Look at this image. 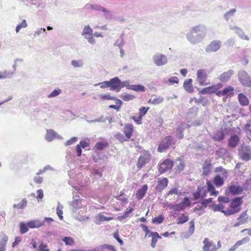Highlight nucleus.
<instances>
[{"label":"nucleus","mask_w":251,"mask_h":251,"mask_svg":"<svg viewBox=\"0 0 251 251\" xmlns=\"http://www.w3.org/2000/svg\"><path fill=\"white\" fill-rule=\"evenodd\" d=\"M242 202V198H235L231 202L229 207L230 209L225 210L224 213L226 216L234 214L240 210V205Z\"/></svg>","instance_id":"f257e3e1"},{"label":"nucleus","mask_w":251,"mask_h":251,"mask_svg":"<svg viewBox=\"0 0 251 251\" xmlns=\"http://www.w3.org/2000/svg\"><path fill=\"white\" fill-rule=\"evenodd\" d=\"M203 251H218L222 247V244L220 241L217 242V244L208 238H205L203 240Z\"/></svg>","instance_id":"f03ea898"},{"label":"nucleus","mask_w":251,"mask_h":251,"mask_svg":"<svg viewBox=\"0 0 251 251\" xmlns=\"http://www.w3.org/2000/svg\"><path fill=\"white\" fill-rule=\"evenodd\" d=\"M109 81L110 90L117 92L120 91L122 88L127 86L128 82L127 81L122 82L118 77L116 76L111 79Z\"/></svg>","instance_id":"7ed1b4c3"},{"label":"nucleus","mask_w":251,"mask_h":251,"mask_svg":"<svg viewBox=\"0 0 251 251\" xmlns=\"http://www.w3.org/2000/svg\"><path fill=\"white\" fill-rule=\"evenodd\" d=\"M172 141L173 138L171 136L164 137L158 144L157 151L162 152L168 149L172 144Z\"/></svg>","instance_id":"20e7f679"},{"label":"nucleus","mask_w":251,"mask_h":251,"mask_svg":"<svg viewBox=\"0 0 251 251\" xmlns=\"http://www.w3.org/2000/svg\"><path fill=\"white\" fill-rule=\"evenodd\" d=\"M190 206V199L188 197H185L183 201L180 203L175 204H169V207L171 209L174 211H183L186 207Z\"/></svg>","instance_id":"39448f33"},{"label":"nucleus","mask_w":251,"mask_h":251,"mask_svg":"<svg viewBox=\"0 0 251 251\" xmlns=\"http://www.w3.org/2000/svg\"><path fill=\"white\" fill-rule=\"evenodd\" d=\"M197 80L201 86H205L210 83V81L207 79L208 75L204 69H199L197 73Z\"/></svg>","instance_id":"423d86ee"},{"label":"nucleus","mask_w":251,"mask_h":251,"mask_svg":"<svg viewBox=\"0 0 251 251\" xmlns=\"http://www.w3.org/2000/svg\"><path fill=\"white\" fill-rule=\"evenodd\" d=\"M240 159L246 161L251 159V149L249 146H242L238 150Z\"/></svg>","instance_id":"0eeeda50"},{"label":"nucleus","mask_w":251,"mask_h":251,"mask_svg":"<svg viewBox=\"0 0 251 251\" xmlns=\"http://www.w3.org/2000/svg\"><path fill=\"white\" fill-rule=\"evenodd\" d=\"M174 164L173 161L169 159H166L160 163L158 171L160 174L166 173L168 171L172 169Z\"/></svg>","instance_id":"6e6552de"},{"label":"nucleus","mask_w":251,"mask_h":251,"mask_svg":"<svg viewBox=\"0 0 251 251\" xmlns=\"http://www.w3.org/2000/svg\"><path fill=\"white\" fill-rule=\"evenodd\" d=\"M151 154L148 152H143L139 157L137 163V167L138 169H141L147 164L150 160Z\"/></svg>","instance_id":"1a4fd4ad"},{"label":"nucleus","mask_w":251,"mask_h":251,"mask_svg":"<svg viewBox=\"0 0 251 251\" xmlns=\"http://www.w3.org/2000/svg\"><path fill=\"white\" fill-rule=\"evenodd\" d=\"M169 180L166 177H160L157 179V184L155 186L156 191L161 193L168 184Z\"/></svg>","instance_id":"9d476101"},{"label":"nucleus","mask_w":251,"mask_h":251,"mask_svg":"<svg viewBox=\"0 0 251 251\" xmlns=\"http://www.w3.org/2000/svg\"><path fill=\"white\" fill-rule=\"evenodd\" d=\"M243 190L242 187L238 185L231 184L228 186L226 190V194H231L232 195H236L240 194Z\"/></svg>","instance_id":"9b49d317"},{"label":"nucleus","mask_w":251,"mask_h":251,"mask_svg":"<svg viewBox=\"0 0 251 251\" xmlns=\"http://www.w3.org/2000/svg\"><path fill=\"white\" fill-rule=\"evenodd\" d=\"M240 82L244 86H251V78L246 73H241L239 76Z\"/></svg>","instance_id":"f8f14e48"},{"label":"nucleus","mask_w":251,"mask_h":251,"mask_svg":"<svg viewBox=\"0 0 251 251\" xmlns=\"http://www.w3.org/2000/svg\"><path fill=\"white\" fill-rule=\"evenodd\" d=\"M220 47L221 42L220 41H213L207 46L206 51L208 52L216 51L220 49Z\"/></svg>","instance_id":"ddd939ff"},{"label":"nucleus","mask_w":251,"mask_h":251,"mask_svg":"<svg viewBox=\"0 0 251 251\" xmlns=\"http://www.w3.org/2000/svg\"><path fill=\"white\" fill-rule=\"evenodd\" d=\"M248 215L247 211L242 213L238 218V222L234 225V226L237 227L240 225H244L248 221Z\"/></svg>","instance_id":"4468645a"},{"label":"nucleus","mask_w":251,"mask_h":251,"mask_svg":"<svg viewBox=\"0 0 251 251\" xmlns=\"http://www.w3.org/2000/svg\"><path fill=\"white\" fill-rule=\"evenodd\" d=\"M234 88L230 86H227L225 87L223 90H221L218 94V97L226 96L228 97L234 94Z\"/></svg>","instance_id":"2eb2a0df"},{"label":"nucleus","mask_w":251,"mask_h":251,"mask_svg":"<svg viewBox=\"0 0 251 251\" xmlns=\"http://www.w3.org/2000/svg\"><path fill=\"white\" fill-rule=\"evenodd\" d=\"M233 74V71L230 69L228 70L221 74L219 76V79L221 82H226L230 79Z\"/></svg>","instance_id":"dca6fc26"},{"label":"nucleus","mask_w":251,"mask_h":251,"mask_svg":"<svg viewBox=\"0 0 251 251\" xmlns=\"http://www.w3.org/2000/svg\"><path fill=\"white\" fill-rule=\"evenodd\" d=\"M239 141V137L237 135H233L228 139V146L231 149L235 148L238 145Z\"/></svg>","instance_id":"f3484780"},{"label":"nucleus","mask_w":251,"mask_h":251,"mask_svg":"<svg viewBox=\"0 0 251 251\" xmlns=\"http://www.w3.org/2000/svg\"><path fill=\"white\" fill-rule=\"evenodd\" d=\"M153 61L156 65L162 66L167 63V59L165 55L158 54L153 56Z\"/></svg>","instance_id":"a211bd4d"},{"label":"nucleus","mask_w":251,"mask_h":251,"mask_svg":"<svg viewBox=\"0 0 251 251\" xmlns=\"http://www.w3.org/2000/svg\"><path fill=\"white\" fill-rule=\"evenodd\" d=\"M134 131V127L132 124H126L124 127V133L126 136L129 140Z\"/></svg>","instance_id":"6ab92c4d"},{"label":"nucleus","mask_w":251,"mask_h":251,"mask_svg":"<svg viewBox=\"0 0 251 251\" xmlns=\"http://www.w3.org/2000/svg\"><path fill=\"white\" fill-rule=\"evenodd\" d=\"M226 178L221 176L219 174H217L213 178V182L217 187H220L224 184Z\"/></svg>","instance_id":"aec40b11"},{"label":"nucleus","mask_w":251,"mask_h":251,"mask_svg":"<svg viewBox=\"0 0 251 251\" xmlns=\"http://www.w3.org/2000/svg\"><path fill=\"white\" fill-rule=\"evenodd\" d=\"M207 191L205 188L202 186H198L197 192L194 194L195 199H198L201 197L204 198L207 195Z\"/></svg>","instance_id":"412c9836"},{"label":"nucleus","mask_w":251,"mask_h":251,"mask_svg":"<svg viewBox=\"0 0 251 251\" xmlns=\"http://www.w3.org/2000/svg\"><path fill=\"white\" fill-rule=\"evenodd\" d=\"M148 189V185L147 184H144L142 186V187L139 189L136 193V197L138 200L142 199L144 196L145 195Z\"/></svg>","instance_id":"4be33fe9"},{"label":"nucleus","mask_w":251,"mask_h":251,"mask_svg":"<svg viewBox=\"0 0 251 251\" xmlns=\"http://www.w3.org/2000/svg\"><path fill=\"white\" fill-rule=\"evenodd\" d=\"M207 185V191L210 192V196H217L219 194V192L215 190V188L210 181H207L206 182Z\"/></svg>","instance_id":"5701e85b"},{"label":"nucleus","mask_w":251,"mask_h":251,"mask_svg":"<svg viewBox=\"0 0 251 251\" xmlns=\"http://www.w3.org/2000/svg\"><path fill=\"white\" fill-rule=\"evenodd\" d=\"M27 226L30 228H38L44 226V223L39 220H34L28 222Z\"/></svg>","instance_id":"b1692460"},{"label":"nucleus","mask_w":251,"mask_h":251,"mask_svg":"<svg viewBox=\"0 0 251 251\" xmlns=\"http://www.w3.org/2000/svg\"><path fill=\"white\" fill-rule=\"evenodd\" d=\"M211 163L210 161H205L202 167V174L207 176L211 171Z\"/></svg>","instance_id":"393cba45"},{"label":"nucleus","mask_w":251,"mask_h":251,"mask_svg":"<svg viewBox=\"0 0 251 251\" xmlns=\"http://www.w3.org/2000/svg\"><path fill=\"white\" fill-rule=\"evenodd\" d=\"M223 85L221 83H218L216 84L210 86V89L211 94L215 93L218 97V94L220 92V89L223 87Z\"/></svg>","instance_id":"a878e982"},{"label":"nucleus","mask_w":251,"mask_h":251,"mask_svg":"<svg viewBox=\"0 0 251 251\" xmlns=\"http://www.w3.org/2000/svg\"><path fill=\"white\" fill-rule=\"evenodd\" d=\"M238 99L239 103L242 106H246L249 104V100L242 93H239L238 95Z\"/></svg>","instance_id":"bb28decb"},{"label":"nucleus","mask_w":251,"mask_h":251,"mask_svg":"<svg viewBox=\"0 0 251 251\" xmlns=\"http://www.w3.org/2000/svg\"><path fill=\"white\" fill-rule=\"evenodd\" d=\"M225 138V134L223 129L217 131L213 135L212 139L216 141H221Z\"/></svg>","instance_id":"cd10ccee"},{"label":"nucleus","mask_w":251,"mask_h":251,"mask_svg":"<svg viewBox=\"0 0 251 251\" xmlns=\"http://www.w3.org/2000/svg\"><path fill=\"white\" fill-rule=\"evenodd\" d=\"M192 79H186L184 83L183 87L185 90L189 93H192L194 91V88L192 84Z\"/></svg>","instance_id":"c85d7f7f"},{"label":"nucleus","mask_w":251,"mask_h":251,"mask_svg":"<svg viewBox=\"0 0 251 251\" xmlns=\"http://www.w3.org/2000/svg\"><path fill=\"white\" fill-rule=\"evenodd\" d=\"M108 145L109 144L107 141L103 140L98 142L95 145V148L98 151H101L107 148Z\"/></svg>","instance_id":"c756f323"},{"label":"nucleus","mask_w":251,"mask_h":251,"mask_svg":"<svg viewBox=\"0 0 251 251\" xmlns=\"http://www.w3.org/2000/svg\"><path fill=\"white\" fill-rule=\"evenodd\" d=\"M214 172L219 174L221 176L227 177L228 171L222 166L216 167L215 169Z\"/></svg>","instance_id":"7c9ffc66"},{"label":"nucleus","mask_w":251,"mask_h":251,"mask_svg":"<svg viewBox=\"0 0 251 251\" xmlns=\"http://www.w3.org/2000/svg\"><path fill=\"white\" fill-rule=\"evenodd\" d=\"M151 234L152 235V237L151 238V247L154 248L156 246L158 239H161V237L157 232H151Z\"/></svg>","instance_id":"2f4dec72"},{"label":"nucleus","mask_w":251,"mask_h":251,"mask_svg":"<svg viewBox=\"0 0 251 251\" xmlns=\"http://www.w3.org/2000/svg\"><path fill=\"white\" fill-rule=\"evenodd\" d=\"M133 210L134 209L132 207L127 208L125 213L123 215L118 216L117 217V219L120 221H123V220L127 218L129 216V215L131 213Z\"/></svg>","instance_id":"473e14b6"},{"label":"nucleus","mask_w":251,"mask_h":251,"mask_svg":"<svg viewBox=\"0 0 251 251\" xmlns=\"http://www.w3.org/2000/svg\"><path fill=\"white\" fill-rule=\"evenodd\" d=\"M188 216L183 213L177 218L176 223L177 225L183 224L188 222Z\"/></svg>","instance_id":"72a5a7b5"},{"label":"nucleus","mask_w":251,"mask_h":251,"mask_svg":"<svg viewBox=\"0 0 251 251\" xmlns=\"http://www.w3.org/2000/svg\"><path fill=\"white\" fill-rule=\"evenodd\" d=\"M127 88L137 92H144L145 91V87L142 85H131L128 86Z\"/></svg>","instance_id":"f704fd0d"},{"label":"nucleus","mask_w":251,"mask_h":251,"mask_svg":"<svg viewBox=\"0 0 251 251\" xmlns=\"http://www.w3.org/2000/svg\"><path fill=\"white\" fill-rule=\"evenodd\" d=\"M56 135V132L53 130H48L46 135V139L48 141L50 142L55 137Z\"/></svg>","instance_id":"c9c22d12"},{"label":"nucleus","mask_w":251,"mask_h":251,"mask_svg":"<svg viewBox=\"0 0 251 251\" xmlns=\"http://www.w3.org/2000/svg\"><path fill=\"white\" fill-rule=\"evenodd\" d=\"M176 162H178V163L176 164V171L180 172V171L184 170L185 166V163L184 161L179 158L176 159Z\"/></svg>","instance_id":"e433bc0d"},{"label":"nucleus","mask_w":251,"mask_h":251,"mask_svg":"<svg viewBox=\"0 0 251 251\" xmlns=\"http://www.w3.org/2000/svg\"><path fill=\"white\" fill-rule=\"evenodd\" d=\"M115 103L116 105H110L109 107L110 108H113L118 111L121 109L123 102L120 99H117L115 100Z\"/></svg>","instance_id":"4c0bfd02"},{"label":"nucleus","mask_w":251,"mask_h":251,"mask_svg":"<svg viewBox=\"0 0 251 251\" xmlns=\"http://www.w3.org/2000/svg\"><path fill=\"white\" fill-rule=\"evenodd\" d=\"M164 100L163 98L160 96L156 97L153 99H151L149 100L148 102L153 104H159L162 102Z\"/></svg>","instance_id":"58836bf2"},{"label":"nucleus","mask_w":251,"mask_h":251,"mask_svg":"<svg viewBox=\"0 0 251 251\" xmlns=\"http://www.w3.org/2000/svg\"><path fill=\"white\" fill-rule=\"evenodd\" d=\"M116 139L120 141L121 143H124L129 141V139L122 133H118L115 136Z\"/></svg>","instance_id":"ea45409f"},{"label":"nucleus","mask_w":251,"mask_h":251,"mask_svg":"<svg viewBox=\"0 0 251 251\" xmlns=\"http://www.w3.org/2000/svg\"><path fill=\"white\" fill-rule=\"evenodd\" d=\"M250 240V239L249 237H245L242 238L241 240L237 241L234 245L238 248L239 246L246 244L247 243L249 242Z\"/></svg>","instance_id":"a19ab883"},{"label":"nucleus","mask_w":251,"mask_h":251,"mask_svg":"<svg viewBox=\"0 0 251 251\" xmlns=\"http://www.w3.org/2000/svg\"><path fill=\"white\" fill-rule=\"evenodd\" d=\"M93 30L89 25L85 26L82 33V35L85 36L86 35H92Z\"/></svg>","instance_id":"79ce46f5"},{"label":"nucleus","mask_w":251,"mask_h":251,"mask_svg":"<svg viewBox=\"0 0 251 251\" xmlns=\"http://www.w3.org/2000/svg\"><path fill=\"white\" fill-rule=\"evenodd\" d=\"M121 98L124 101H127L133 100L135 98V97L132 95L124 94L121 95Z\"/></svg>","instance_id":"37998d69"},{"label":"nucleus","mask_w":251,"mask_h":251,"mask_svg":"<svg viewBox=\"0 0 251 251\" xmlns=\"http://www.w3.org/2000/svg\"><path fill=\"white\" fill-rule=\"evenodd\" d=\"M27 201L25 199H23L21 202L18 204H14V207L18 209H23L26 205Z\"/></svg>","instance_id":"c03bdc74"},{"label":"nucleus","mask_w":251,"mask_h":251,"mask_svg":"<svg viewBox=\"0 0 251 251\" xmlns=\"http://www.w3.org/2000/svg\"><path fill=\"white\" fill-rule=\"evenodd\" d=\"M189 227L188 230V234L189 235H192L195 231V224L194 222L193 221H191L189 223Z\"/></svg>","instance_id":"a18cd8bd"},{"label":"nucleus","mask_w":251,"mask_h":251,"mask_svg":"<svg viewBox=\"0 0 251 251\" xmlns=\"http://www.w3.org/2000/svg\"><path fill=\"white\" fill-rule=\"evenodd\" d=\"M63 241L66 245L72 246L75 243L74 239L70 237H65L63 239Z\"/></svg>","instance_id":"49530a36"},{"label":"nucleus","mask_w":251,"mask_h":251,"mask_svg":"<svg viewBox=\"0 0 251 251\" xmlns=\"http://www.w3.org/2000/svg\"><path fill=\"white\" fill-rule=\"evenodd\" d=\"M27 26L26 22L25 20H23L22 23L18 24L16 27V31L17 33L19 32L20 30L22 28H25Z\"/></svg>","instance_id":"de8ad7c7"},{"label":"nucleus","mask_w":251,"mask_h":251,"mask_svg":"<svg viewBox=\"0 0 251 251\" xmlns=\"http://www.w3.org/2000/svg\"><path fill=\"white\" fill-rule=\"evenodd\" d=\"M98 218L99 222H100L107 221H110V220H112L113 219V217H106L101 214H100L98 215Z\"/></svg>","instance_id":"09e8293b"},{"label":"nucleus","mask_w":251,"mask_h":251,"mask_svg":"<svg viewBox=\"0 0 251 251\" xmlns=\"http://www.w3.org/2000/svg\"><path fill=\"white\" fill-rule=\"evenodd\" d=\"M164 217L162 215H160L157 217H155L152 219V223L153 224H161L163 222Z\"/></svg>","instance_id":"8fccbe9b"},{"label":"nucleus","mask_w":251,"mask_h":251,"mask_svg":"<svg viewBox=\"0 0 251 251\" xmlns=\"http://www.w3.org/2000/svg\"><path fill=\"white\" fill-rule=\"evenodd\" d=\"M12 74V72H7L6 71L0 72V79H5L10 76Z\"/></svg>","instance_id":"3c124183"},{"label":"nucleus","mask_w":251,"mask_h":251,"mask_svg":"<svg viewBox=\"0 0 251 251\" xmlns=\"http://www.w3.org/2000/svg\"><path fill=\"white\" fill-rule=\"evenodd\" d=\"M20 232L22 234H24L27 232L28 228L27 224L25 225L23 223H21L20 225Z\"/></svg>","instance_id":"603ef678"},{"label":"nucleus","mask_w":251,"mask_h":251,"mask_svg":"<svg viewBox=\"0 0 251 251\" xmlns=\"http://www.w3.org/2000/svg\"><path fill=\"white\" fill-rule=\"evenodd\" d=\"M100 98L101 100H115L116 99L114 97L111 96L109 94L105 95H101L100 96Z\"/></svg>","instance_id":"864d4df0"},{"label":"nucleus","mask_w":251,"mask_h":251,"mask_svg":"<svg viewBox=\"0 0 251 251\" xmlns=\"http://www.w3.org/2000/svg\"><path fill=\"white\" fill-rule=\"evenodd\" d=\"M149 109H150L149 107H144V106L141 107L139 109V115L142 117L144 116V115H145L146 114L147 111H148V110Z\"/></svg>","instance_id":"5fc2aeb1"},{"label":"nucleus","mask_w":251,"mask_h":251,"mask_svg":"<svg viewBox=\"0 0 251 251\" xmlns=\"http://www.w3.org/2000/svg\"><path fill=\"white\" fill-rule=\"evenodd\" d=\"M56 213L60 220L63 219V211L62 206L61 205H58L56 208Z\"/></svg>","instance_id":"6e6d98bb"},{"label":"nucleus","mask_w":251,"mask_h":251,"mask_svg":"<svg viewBox=\"0 0 251 251\" xmlns=\"http://www.w3.org/2000/svg\"><path fill=\"white\" fill-rule=\"evenodd\" d=\"M38 251H50V250L47 244L41 243L39 246Z\"/></svg>","instance_id":"4d7b16f0"},{"label":"nucleus","mask_w":251,"mask_h":251,"mask_svg":"<svg viewBox=\"0 0 251 251\" xmlns=\"http://www.w3.org/2000/svg\"><path fill=\"white\" fill-rule=\"evenodd\" d=\"M218 200L219 202L223 203H228L230 201V200L228 198L224 196H219L218 198Z\"/></svg>","instance_id":"13d9d810"},{"label":"nucleus","mask_w":251,"mask_h":251,"mask_svg":"<svg viewBox=\"0 0 251 251\" xmlns=\"http://www.w3.org/2000/svg\"><path fill=\"white\" fill-rule=\"evenodd\" d=\"M214 210L215 211H220L224 213L225 210H224V207L222 204H216L213 206Z\"/></svg>","instance_id":"bf43d9fd"},{"label":"nucleus","mask_w":251,"mask_h":251,"mask_svg":"<svg viewBox=\"0 0 251 251\" xmlns=\"http://www.w3.org/2000/svg\"><path fill=\"white\" fill-rule=\"evenodd\" d=\"M199 93L203 95L211 94V91L209 86L203 88L199 91Z\"/></svg>","instance_id":"052dcab7"},{"label":"nucleus","mask_w":251,"mask_h":251,"mask_svg":"<svg viewBox=\"0 0 251 251\" xmlns=\"http://www.w3.org/2000/svg\"><path fill=\"white\" fill-rule=\"evenodd\" d=\"M178 194V190L177 188H174L169 191L166 196H169V195H172L173 194L177 195Z\"/></svg>","instance_id":"680f3d73"},{"label":"nucleus","mask_w":251,"mask_h":251,"mask_svg":"<svg viewBox=\"0 0 251 251\" xmlns=\"http://www.w3.org/2000/svg\"><path fill=\"white\" fill-rule=\"evenodd\" d=\"M132 119L135 121V122L137 125H141L142 123V117L140 115L139 116H133L132 117Z\"/></svg>","instance_id":"e2e57ef3"},{"label":"nucleus","mask_w":251,"mask_h":251,"mask_svg":"<svg viewBox=\"0 0 251 251\" xmlns=\"http://www.w3.org/2000/svg\"><path fill=\"white\" fill-rule=\"evenodd\" d=\"M8 241V237L4 235L0 237V244L6 246V243Z\"/></svg>","instance_id":"0e129e2a"},{"label":"nucleus","mask_w":251,"mask_h":251,"mask_svg":"<svg viewBox=\"0 0 251 251\" xmlns=\"http://www.w3.org/2000/svg\"><path fill=\"white\" fill-rule=\"evenodd\" d=\"M61 93L60 89L54 90L50 94L48 95L49 98L54 97L58 96Z\"/></svg>","instance_id":"69168bd1"},{"label":"nucleus","mask_w":251,"mask_h":251,"mask_svg":"<svg viewBox=\"0 0 251 251\" xmlns=\"http://www.w3.org/2000/svg\"><path fill=\"white\" fill-rule=\"evenodd\" d=\"M72 65L74 67H80L82 66V63L80 61L73 60L72 61Z\"/></svg>","instance_id":"338daca9"},{"label":"nucleus","mask_w":251,"mask_h":251,"mask_svg":"<svg viewBox=\"0 0 251 251\" xmlns=\"http://www.w3.org/2000/svg\"><path fill=\"white\" fill-rule=\"evenodd\" d=\"M80 147L82 148H85L89 146V142L86 141V140H81L79 142V144Z\"/></svg>","instance_id":"774afa93"}]
</instances>
